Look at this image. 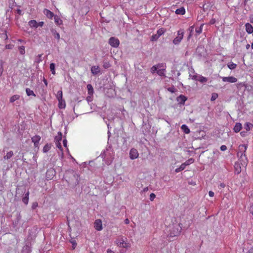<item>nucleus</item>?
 <instances>
[{
	"instance_id": "nucleus-59",
	"label": "nucleus",
	"mask_w": 253,
	"mask_h": 253,
	"mask_svg": "<svg viewBox=\"0 0 253 253\" xmlns=\"http://www.w3.org/2000/svg\"><path fill=\"white\" fill-rule=\"evenodd\" d=\"M16 12H17V13H18L19 15H21V14H22V13H22V11H21V10L20 9H17L16 10Z\"/></svg>"
},
{
	"instance_id": "nucleus-64",
	"label": "nucleus",
	"mask_w": 253,
	"mask_h": 253,
	"mask_svg": "<svg viewBox=\"0 0 253 253\" xmlns=\"http://www.w3.org/2000/svg\"><path fill=\"white\" fill-rule=\"evenodd\" d=\"M148 190V187H145L143 189V191L144 192H147V191Z\"/></svg>"
},
{
	"instance_id": "nucleus-50",
	"label": "nucleus",
	"mask_w": 253,
	"mask_h": 253,
	"mask_svg": "<svg viewBox=\"0 0 253 253\" xmlns=\"http://www.w3.org/2000/svg\"><path fill=\"white\" fill-rule=\"evenodd\" d=\"M63 145L65 147L67 148V141L66 139H64L63 141Z\"/></svg>"
},
{
	"instance_id": "nucleus-22",
	"label": "nucleus",
	"mask_w": 253,
	"mask_h": 253,
	"mask_svg": "<svg viewBox=\"0 0 253 253\" xmlns=\"http://www.w3.org/2000/svg\"><path fill=\"white\" fill-rule=\"evenodd\" d=\"M87 89L88 91V93L90 95H92L93 94V88L91 84H88L87 85Z\"/></svg>"
},
{
	"instance_id": "nucleus-56",
	"label": "nucleus",
	"mask_w": 253,
	"mask_h": 253,
	"mask_svg": "<svg viewBox=\"0 0 253 253\" xmlns=\"http://www.w3.org/2000/svg\"><path fill=\"white\" fill-rule=\"evenodd\" d=\"M43 24H44V23L42 21L38 23V27L39 26L42 27L43 25Z\"/></svg>"
},
{
	"instance_id": "nucleus-57",
	"label": "nucleus",
	"mask_w": 253,
	"mask_h": 253,
	"mask_svg": "<svg viewBox=\"0 0 253 253\" xmlns=\"http://www.w3.org/2000/svg\"><path fill=\"white\" fill-rule=\"evenodd\" d=\"M48 176H47L46 179L47 180H49V179H52L53 178V175H48Z\"/></svg>"
},
{
	"instance_id": "nucleus-4",
	"label": "nucleus",
	"mask_w": 253,
	"mask_h": 253,
	"mask_svg": "<svg viewBox=\"0 0 253 253\" xmlns=\"http://www.w3.org/2000/svg\"><path fill=\"white\" fill-rule=\"evenodd\" d=\"M109 44L113 47H118L120 44L119 40L115 37H111L108 42Z\"/></svg>"
},
{
	"instance_id": "nucleus-34",
	"label": "nucleus",
	"mask_w": 253,
	"mask_h": 253,
	"mask_svg": "<svg viewBox=\"0 0 253 253\" xmlns=\"http://www.w3.org/2000/svg\"><path fill=\"white\" fill-rule=\"evenodd\" d=\"M18 50L21 55H24L25 53V47L24 46H20L18 47Z\"/></svg>"
},
{
	"instance_id": "nucleus-21",
	"label": "nucleus",
	"mask_w": 253,
	"mask_h": 253,
	"mask_svg": "<svg viewBox=\"0 0 253 253\" xmlns=\"http://www.w3.org/2000/svg\"><path fill=\"white\" fill-rule=\"evenodd\" d=\"M182 130L185 133L188 134L190 131L188 127L186 125H182L181 126Z\"/></svg>"
},
{
	"instance_id": "nucleus-5",
	"label": "nucleus",
	"mask_w": 253,
	"mask_h": 253,
	"mask_svg": "<svg viewBox=\"0 0 253 253\" xmlns=\"http://www.w3.org/2000/svg\"><path fill=\"white\" fill-rule=\"evenodd\" d=\"M94 164V163L92 161H90L89 162L88 164H87L86 162L84 163L81 166L84 169H89L91 172H93L94 170V168H93L92 166Z\"/></svg>"
},
{
	"instance_id": "nucleus-25",
	"label": "nucleus",
	"mask_w": 253,
	"mask_h": 253,
	"mask_svg": "<svg viewBox=\"0 0 253 253\" xmlns=\"http://www.w3.org/2000/svg\"><path fill=\"white\" fill-rule=\"evenodd\" d=\"M51 145L50 144L47 143L44 145V146L43 148V153H46L51 148Z\"/></svg>"
},
{
	"instance_id": "nucleus-24",
	"label": "nucleus",
	"mask_w": 253,
	"mask_h": 253,
	"mask_svg": "<svg viewBox=\"0 0 253 253\" xmlns=\"http://www.w3.org/2000/svg\"><path fill=\"white\" fill-rule=\"evenodd\" d=\"M13 155V152L12 151H10L9 152H7L3 157L4 159L5 160H8L10 158H11Z\"/></svg>"
},
{
	"instance_id": "nucleus-20",
	"label": "nucleus",
	"mask_w": 253,
	"mask_h": 253,
	"mask_svg": "<svg viewBox=\"0 0 253 253\" xmlns=\"http://www.w3.org/2000/svg\"><path fill=\"white\" fill-rule=\"evenodd\" d=\"M29 25L32 28H33V27L38 28V23L35 20H30L29 22Z\"/></svg>"
},
{
	"instance_id": "nucleus-36",
	"label": "nucleus",
	"mask_w": 253,
	"mask_h": 253,
	"mask_svg": "<svg viewBox=\"0 0 253 253\" xmlns=\"http://www.w3.org/2000/svg\"><path fill=\"white\" fill-rule=\"evenodd\" d=\"M204 26V24H202L200 27H199V28H196L195 31H196V32L198 34H201L202 32V28H203V26Z\"/></svg>"
},
{
	"instance_id": "nucleus-30",
	"label": "nucleus",
	"mask_w": 253,
	"mask_h": 253,
	"mask_svg": "<svg viewBox=\"0 0 253 253\" xmlns=\"http://www.w3.org/2000/svg\"><path fill=\"white\" fill-rule=\"evenodd\" d=\"M49 68H50V71L51 72V73L53 75H55V64L53 63H50Z\"/></svg>"
},
{
	"instance_id": "nucleus-3",
	"label": "nucleus",
	"mask_w": 253,
	"mask_h": 253,
	"mask_svg": "<svg viewBox=\"0 0 253 253\" xmlns=\"http://www.w3.org/2000/svg\"><path fill=\"white\" fill-rule=\"evenodd\" d=\"M184 33V31L183 29H180L178 31L177 36L173 40V43L174 44H178L181 42L183 38Z\"/></svg>"
},
{
	"instance_id": "nucleus-54",
	"label": "nucleus",
	"mask_w": 253,
	"mask_h": 253,
	"mask_svg": "<svg viewBox=\"0 0 253 253\" xmlns=\"http://www.w3.org/2000/svg\"><path fill=\"white\" fill-rule=\"evenodd\" d=\"M246 133H247L246 131H243L241 132L240 134L242 136H245L246 135Z\"/></svg>"
},
{
	"instance_id": "nucleus-18",
	"label": "nucleus",
	"mask_w": 253,
	"mask_h": 253,
	"mask_svg": "<svg viewBox=\"0 0 253 253\" xmlns=\"http://www.w3.org/2000/svg\"><path fill=\"white\" fill-rule=\"evenodd\" d=\"M189 165V163H185L184 164H182L179 168H177L175 169V172H180L181 171H182V170H183L186 166L187 165Z\"/></svg>"
},
{
	"instance_id": "nucleus-10",
	"label": "nucleus",
	"mask_w": 253,
	"mask_h": 253,
	"mask_svg": "<svg viewBox=\"0 0 253 253\" xmlns=\"http://www.w3.org/2000/svg\"><path fill=\"white\" fill-rule=\"evenodd\" d=\"M186 100V97L183 95H180L176 98L177 101L178 102L179 104L181 105H184Z\"/></svg>"
},
{
	"instance_id": "nucleus-41",
	"label": "nucleus",
	"mask_w": 253,
	"mask_h": 253,
	"mask_svg": "<svg viewBox=\"0 0 253 253\" xmlns=\"http://www.w3.org/2000/svg\"><path fill=\"white\" fill-rule=\"evenodd\" d=\"M109 148L111 149V146H109L108 148H107L106 149V151H104L101 154L100 156H101L102 158H105L106 157V152H107V151H108Z\"/></svg>"
},
{
	"instance_id": "nucleus-32",
	"label": "nucleus",
	"mask_w": 253,
	"mask_h": 253,
	"mask_svg": "<svg viewBox=\"0 0 253 253\" xmlns=\"http://www.w3.org/2000/svg\"><path fill=\"white\" fill-rule=\"evenodd\" d=\"M62 133L61 132H58V135L55 137V140L57 141V142H60L62 140Z\"/></svg>"
},
{
	"instance_id": "nucleus-52",
	"label": "nucleus",
	"mask_w": 253,
	"mask_h": 253,
	"mask_svg": "<svg viewBox=\"0 0 253 253\" xmlns=\"http://www.w3.org/2000/svg\"><path fill=\"white\" fill-rule=\"evenodd\" d=\"M209 195L210 197H212L214 196V192H213L212 191H210L209 192Z\"/></svg>"
},
{
	"instance_id": "nucleus-8",
	"label": "nucleus",
	"mask_w": 253,
	"mask_h": 253,
	"mask_svg": "<svg viewBox=\"0 0 253 253\" xmlns=\"http://www.w3.org/2000/svg\"><path fill=\"white\" fill-rule=\"evenodd\" d=\"M222 80L223 82H227L231 83H234L237 81V79L232 76L222 77Z\"/></svg>"
},
{
	"instance_id": "nucleus-51",
	"label": "nucleus",
	"mask_w": 253,
	"mask_h": 253,
	"mask_svg": "<svg viewBox=\"0 0 253 253\" xmlns=\"http://www.w3.org/2000/svg\"><path fill=\"white\" fill-rule=\"evenodd\" d=\"M5 48H6V49H12V45H11V44H6V45H5Z\"/></svg>"
},
{
	"instance_id": "nucleus-37",
	"label": "nucleus",
	"mask_w": 253,
	"mask_h": 253,
	"mask_svg": "<svg viewBox=\"0 0 253 253\" xmlns=\"http://www.w3.org/2000/svg\"><path fill=\"white\" fill-rule=\"evenodd\" d=\"M218 97V94L216 93H212L211 94V101H214Z\"/></svg>"
},
{
	"instance_id": "nucleus-43",
	"label": "nucleus",
	"mask_w": 253,
	"mask_h": 253,
	"mask_svg": "<svg viewBox=\"0 0 253 253\" xmlns=\"http://www.w3.org/2000/svg\"><path fill=\"white\" fill-rule=\"evenodd\" d=\"M168 90L171 93H174L176 91V89L174 86L170 87L168 88Z\"/></svg>"
},
{
	"instance_id": "nucleus-13",
	"label": "nucleus",
	"mask_w": 253,
	"mask_h": 253,
	"mask_svg": "<svg viewBox=\"0 0 253 253\" xmlns=\"http://www.w3.org/2000/svg\"><path fill=\"white\" fill-rule=\"evenodd\" d=\"M246 31L248 34H252L253 33V26L250 24L247 23L245 24Z\"/></svg>"
},
{
	"instance_id": "nucleus-60",
	"label": "nucleus",
	"mask_w": 253,
	"mask_h": 253,
	"mask_svg": "<svg viewBox=\"0 0 253 253\" xmlns=\"http://www.w3.org/2000/svg\"><path fill=\"white\" fill-rule=\"evenodd\" d=\"M43 83H44V84H45L46 86H47V84H48V83H47V80H46L44 78H43Z\"/></svg>"
},
{
	"instance_id": "nucleus-46",
	"label": "nucleus",
	"mask_w": 253,
	"mask_h": 253,
	"mask_svg": "<svg viewBox=\"0 0 253 253\" xmlns=\"http://www.w3.org/2000/svg\"><path fill=\"white\" fill-rule=\"evenodd\" d=\"M38 206V204L37 202H34L33 204H32V209H35Z\"/></svg>"
},
{
	"instance_id": "nucleus-16",
	"label": "nucleus",
	"mask_w": 253,
	"mask_h": 253,
	"mask_svg": "<svg viewBox=\"0 0 253 253\" xmlns=\"http://www.w3.org/2000/svg\"><path fill=\"white\" fill-rule=\"evenodd\" d=\"M242 128V124L240 123H237L234 126L233 130H234V132H238L241 130Z\"/></svg>"
},
{
	"instance_id": "nucleus-31",
	"label": "nucleus",
	"mask_w": 253,
	"mask_h": 253,
	"mask_svg": "<svg viewBox=\"0 0 253 253\" xmlns=\"http://www.w3.org/2000/svg\"><path fill=\"white\" fill-rule=\"evenodd\" d=\"M58 106L59 108L63 109L65 107L66 104L64 100H63V99L62 100H60V101H58Z\"/></svg>"
},
{
	"instance_id": "nucleus-6",
	"label": "nucleus",
	"mask_w": 253,
	"mask_h": 253,
	"mask_svg": "<svg viewBox=\"0 0 253 253\" xmlns=\"http://www.w3.org/2000/svg\"><path fill=\"white\" fill-rule=\"evenodd\" d=\"M139 155L137 150L135 148H132L129 152V158L131 160H133L138 158Z\"/></svg>"
},
{
	"instance_id": "nucleus-44",
	"label": "nucleus",
	"mask_w": 253,
	"mask_h": 253,
	"mask_svg": "<svg viewBox=\"0 0 253 253\" xmlns=\"http://www.w3.org/2000/svg\"><path fill=\"white\" fill-rule=\"evenodd\" d=\"M157 66H153L151 68V71L152 72V73L154 74V73H155V72H157Z\"/></svg>"
},
{
	"instance_id": "nucleus-48",
	"label": "nucleus",
	"mask_w": 253,
	"mask_h": 253,
	"mask_svg": "<svg viewBox=\"0 0 253 253\" xmlns=\"http://www.w3.org/2000/svg\"><path fill=\"white\" fill-rule=\"evenodd\" d=\"M227 149V147L226 146L224 145H221V147H220V150L222 151H225Z\"/></svg>"
},
{
	"instance_id": "nucleus-53",
	"label": "nucleus",
	"mask_w": 253,
	"mask_h": 253,
	"mask_svg": "<svg viewBox=\"0 0 253 253\" xmlns=\"http://www.w3.org/2000/svg\"><path fill=\"white\" fill-rule=\"evenodd\" d=\"M3 189H4V187L2 185V184L1 183V182H0V191H3Z\"/></svg>"
},
{
	"instance_id": "nucleus-29",
	"label": "nucleus",
	"mask_w": 253,
	"mask_h": 253,
	"mask_svg": "<svg viewBox=\"0 0 253 253\" xmlns=\"http://www.w3.org/2000/svg\"><path fill=\"white\" fill-rule=\"evenodd\" d=\"M26 94L28 96H31V95H32L34 97L36 96V94L34 93V91L32 90H31L30 88H27L26 89Z\"/></svg>"
},
{
	"instance_id": "nucleus-15",
	"label": "nucleus",
	"mask_w": 253,
	"mask_h": 253,
	"mask_svg": "<svg viewBox=\"0 0 253 253\" xmlns=\"http://www.w3.org/2000/svg\"><path fill=\"white\" fill-rule=\"evenodd\" d=\"M51 32L52 35L54 36V38L57 39V42H58L60 39V36L59 33H58L55 29H51Z\"/></svg>"
},
{
	"instance_id": "nucleus-2",
	"label": "nucleus",
	"mask_w": 253,
	"mask_h": 253,
	"mask_svg": "<svg viewBox=\"0 0 253 253\" xmlns=\"http://www.w3.org/2000/svg\"><path fill=\"white\" fill-rule=\"evenodd\" d=\"M115 243L119 248H125L126 250H128L131 247V244L127 241L126 238L123 236L118 238Z\"/></svg>"
},
{
	"instance_id": "nucleus-19",
	"label": "nucleus",
	"mask_w": 253,
	"mask_h": 253,
	"mask_svg": "<svg viewBox=\"0 0 253 253\" xmlns=\"http://www.w3.org/2000/svg\"><path fill=\"white\" fill-rule=\"evenodd\" d=\"M29 196V192L28 191L27 193H26L25 194L24 197L22 199V201L25 205H27L28 203Z\"/></svg>"
},
{
	"instance_id": "nucleus-49",
	"label": "nucleus",
	"mask_w": 253,
	"mask_h": 253,
	"mask_svg": "<svg viewBox=\"0 0 253 253\" xmlns=\"http://www.w3.org/2000/svg\"><path fill=\"white\" fill-rule=\"evenodd\" d=\"M215 23V19L214 18H212L210 21V24L213 25Z\"/></svg>"
},
{
	"instance_id": "nucleus-26",
	"label": "nucleus",
	"mask_w": 253,
	"mask_h": 253,
	"mask_svg": "<svg viewBox=\"0 0 253 253\" xmlns=\"http://www.w3.org/2000/svg\"><path fill=\"white\" fill-rule=\"evenodd\" d=\"M253 127V124L250 123H246L244 125V128L247 131L250 130Z\"/></svg>"
},
{
	"instance_id": "nucleus-42",
	"label": "nucleus",
	"mask_w": 253,
	"mask_h": 253,
	"mask_svg": "<svg viewBox=\"0 0 253 253\" xmlns=\"http://www.w3.org/2000/svg\"><path fill=\"white\" fill-rule=\"evenodd\" d=\"M103 66L105 69H107L111 66V65L108 62L106 61L103 62Z\"/></svg>"
},
{
	"instance_id": "nucleus-28",
	"label": "nucleus",
	"mask_w": 253,
	"mask_h": 253,
	"mask_svg": "<svg viewBox=\"0 0 253 253\" xmlns=\"http://www.w3.org/2000/svg\"><path fill=\"white\" fill-rule=\"evenodd\" d=\"M20 98V96L19 95H14L13 96H12L10 98V102L11 103H13L15 101L19 99Z\"/></svg>"
},
{
	"instance_id": "nucleus-27",
	"label": "nucleus",
	"mask_w": 253,
	"mask_h": 253,
	"mask_svg": "<svg viewBox=\"0 0 253 253\" xmlns=\"http://www.w3.org/2000/svg\"><path fill=\"white\" fill-rule=\"evenodd\" d=\"M56 98L58 100V101L62 100L63 99L62 96H63V92L62 90H59L57 91L56 94Z\"/></svg>"
},
{
	"instance_id": "nucleus-11",
	"label": "nucleus",
	"mask_w": 253,
	"mask_h": 253,
	"mask_svg": "<svg viewBox=\"0 0 253 253\" xmlns=\"http://www.w3.org/2000/svg\"><path fill=\"white\" fill-rule=\"evenodd\" d=\"M41 137L39 135H35L32 138V141L34 143L35 147H38Z\"/></svg>"
},
{
	"instance_id": "nucleus-58",
	"label": "nucleus",
	"mask_w": 253,
	"mask_h": 253,
	"mask_svg": "<svg viewBox=\"0 0 253 253\" xmlns=\"http://www.w3.org/2000/svg\"><path fill=\"white\" fill-rule=\"evenodd\" d=\"M124 222L126 224H128L129 223V219L128 218H126Z\"/></svg>"
},
{
	"instance_id": "nucleus-61",
	"label": "nucleus",
	"mask_w": 253,
	"mask_h": 253,
	"mask_svg": "<svg viewBox=\"0 0 253 253\" xmlns=\"http://www.w3.org/2000/svg\"><path fill=\"white\" fill-rule=\"evenodd\" d=\"M4 35V38L5 39V40H7L8 39V36L7 35V34H6V32L5 31L4 34H3Z\"/></svg>"
},
{
	"instance_id": "nucleus-40",
	"label": "nucleus",
	"mask_w": 253,
	"mask_h": 253,
	"mask_svg": "<svg viewBox=\"0 0 253 253\" xmlns=\"http://www.w3.org/2000/svg\"><path fill=\"white\" fill-rule=\"evenodd\" d=\"M165 32V30L164 29L161 28L159 29L157 31V34L159 35V37H160L161 35H162Z\"/></svg>"
},
{
	"instance_id": "nucleus-1",
	"label": "nucleus",
	"mask_w": 253,
	"mask_h": 253,
	"mask_svg": "<svg viewBox=\"0 0 253 253\" xmlns=\"http://www.w3.org/2000/svg\"><path fill=\"white\" fill-rule=\"evenodd\" d=\"M240 150L241 151V156H240V160L242 163H235L234 165L235 171L236 174H240L243 171V169H245V166L247 163V158L245 155V152L247 148V145L245 144L240 145L239 146Z\"/></svg>"
},
{
	"instance_id": "nucleus-33",
	"label": "nucleus",
	"mask_w": 253,
	"mask_h": 253,
	"mask_svg": "<svg viewBox=\"0 0 253 253\" xmlns=\"http://www.w3.org/2000/svg\"><path fill=\"white\" fill-rule=\"evenodd\" d=\"M227 66L230 69L233 70L236 68L237 65L232 62H230L227 64Z\"/></svg>"
},
{
	"instance_id": "nucleus-63",
	"label": "nucleus",
	"mask_w": 253,
	"mask_h": 253,
	"mask_svg": "<svg viewBox=\"0 0 253 253\" xmlns=\"http://www.w3.org/2000/svg\"><path fill=\"white\" fill-rule=\"evenodd\" d=\"M107 252V253H115L114 251H112L110 249H108Z\"/></svg>"
},
{
	"instance_id": "nucleus-12",
	"label": "nucleus",
	"mask_w": 253,
	"mask_h": 253,
	"mask_svg": "<svg viewBox=\"0 0 253 253\" xmlns=\"http://www.w3.org/2000/svg\"><path fill=\"white\" fill-rule=\"evenodd\" d=\"M44 14L49 19H52L55 15L54 13L47 9H45L43 11Z\"/></svg>"
},
{
	"instance_id": "nucleus-17",
	"label": "nucleus",
	"mask_w": 253,
	"mask_h": 253,
	"mask_svg": "<svg viewBox=\"0 0 253 253\" xmlns=\"http://www.w3.org/2000/svg\"><path fill=\"white\" fill-rule=\"evenodd\" d=\"M175 13L177 15H184L185 13V9L183 7H181L179 8H177Z\"/></svg>"
},
{
	"instance_id": "nucleus-14",
	"label": "nucleus",
	"mask_w": 253,
	"mask_h": 253,
	"mask_svg": "<svg viewBox=\"0 0 253 253\" xmlns=\"http://www.w3.org/2000/svg\"><path fill=\"white\" fill-rule=\"evenodd\" d=\"M99 66H92L91 68V72L93 75H96L100 72Z\"/></svg>"
},
{
	"instance_id": "nucleus-35",
	"label": "nucleus",
	"mask_w": 253,
	"mask_h": 253,
	"mask_svg": "<svg viewBox=\"0 0 253 253\" xmlns=\"http://www.w3.org/2000/svg\"><path fill=\"white\" fill-rule=\"evenodd\" d=\"M56 147L60 149V151L61 152L62 155L63 156V149L62 148V147L61 143L60 142H57L56 143Z\"/></svg>"
},
{
	"instance_id": "nucleus-7",
	"label": "nucleus",
	"mask_w": 253,
	"mask_h": 253,
	"mask_svg": "<svg viewBox=\"0 0 253 253\" xmlns=\"http://www.w3.org/2000/svg\"><path fill=\"white\" fill-rule=\"evenodd\" d=\"M94 227L97 231H101L102 229V221L100 219H96L94 223Z\"/></svg>"
},
{
	"instance_id": "nucleus-23",
	"label": "nucleus",
	"mask_w": 253,
	"mask_h": 253,
	"mask_svg": "<svg viewBox=\"0 0 253 253\" xmlns=\"http://www.w3.org/2000/svg\"><path fill=\"white\" fill-rule=\"evenodd\" d=\"M54 17L55 23L57 25H60L62 24V20L58 16L55 15Z\"/></svg>"
},
{
	"instance_id": "nucleus-39",
	"label": "nucleus",
	"mask_w": 253,
	"mask_h": 253,
	"mask_svg": "<svg viewBox=\"0 0 253 253\" xmlns=\"http://www.w3.org/2000/svg\"><path fill=\"white\" fill-rule=\"evenodd\" d=\"M160 37L157 34L153 35L151 38V41H156Z\"/></svg>"
},
{
	"instance_id": "nucleus-45",
	"label": "nucleus",
	"mask_w": 253,
	"mask_h": 253,
	"mask_svg": "<svg viewBox=\"0 0 253 253\" xmlns=\"http://www.w3.org/2000/svg\"><path fill=\"white\" fill-rule=\"evenodd\" d=\"M156 197V195L154 193H151L150 195V200L151 201H153Z\"/></svg>"
},
{
	"instance_id": "nucleus-47",
	"label": "nucleus",
	"mask_w": 253,
	"mask_h": 253,
	"mask_svg": "<svg viewBox=\"0 0 253 253\" xmlns=\"http://www.w3.org/2000/svg\"><path fill=\"white\" fill-rule=\"evenodd\" d=\"M71 242L73 245V248L74 249L77 246V243L75 240H73Z\"/></svg>"
},
{
	"instance_id": "nucleus-38",
	"label": "nucleus",
	"mask_w": 253,
	"mask_h": 253,
	"mask_svg": "<svg viewBox=\"0 0 253 253\" xmlns=\"http://www.w3.org/2000/svg\"><path fill=\"white\" fill-rule=\"evenodd\" d=\"M164 69H159L157 70V74L160 76H165Z\"/></svg>"
},
{
	"instance_id": "nucleus-9",
	"label": "nucleus",
	"mask_w": 253,
	"mask_h": 253,
	"mask_svg": "<svg viewBox=\"0 0 253 253\" xmlns=\"http://www.w3.org/2000/svg\"><path fill=\"white\" fill-rule=\"evenodd\" d=\"M193 79L200 82L201 83H205L207 82L208 79L202 76L194 75Z\"/></svg>"
},
{
	"instance_id": "nucleus-62",
	"label": "nucleus",
	"mask_w": 253,
	"mask_h": 253,
	"mask_svg": "<svg viewBox=\"0 0 253 253\" xmlns=\"http://www.w3.org/2000/svg\"><path fill=\"white\" fill-rule=\"evenodd\" d=\"M193 28H194V26H191V27L189 28V30H190V33H191L192 32V31H193Z\"/></svg>"
},
{
	"instance_id": "nucleus-55",
	"label": "nucleus",
	"mask_w": 253,
	"mask_h": 253,
	"mask_svg": "<svg viewBox=\"0 0 253 253\" xmlns=\"http://www.w3.org/2000/svg\"><path fill=\"white\" fill-rule=\"evenodd\" d=\"M179 233H180V231H178V229H177V233H176V234H172L171 233H170V234H171V236H175L178 235L179 234Z\"/></svg>"
}]
</instances>
